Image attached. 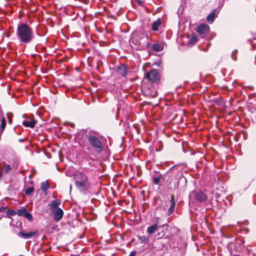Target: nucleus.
I'll use <instances>...</instances> for the list:
<instances>
[{
    "label": "nucleus",
    "mask_w": 256,
    "mask_h": 256,
    "mask_svg": "<svg viewBox=\"0 0 256 256\" xmlns=\"http://www.w3.org/2000/svg\"><path fill=\"white\" fill-rule=\"evenodd\" d=\"M164 49V44H154L152 46V50L156 52H159L162 51Z\"/></svg>",
    "instance_id": "17"
},
{
    "label": "nucleus",
    "mask_w": 256,
    "mask_h": 256,
    "mask_svg": "<svg viewBox=\"0 0 256 256\" xmlns=\"http://www.w3.org/2000/svg\"><path fill=\"white\" fill-rule=\"evenodd\" d=\"M74 179L76 187L81 192L86 191L91 187L88 176L82 172L76 174Z\"/></svg>",
    "instance_id": "2"
},
{
    "label": "nucleus",
    "mask_w": 256,
    "mask_h": 256,
    "mask_svg": "<svg viewBox=\"0 0 256 256\" xmlns=\"http://www.w3.org/2000/svg\"><path fill=\"white\" fill-rule=\"evenodd\" d=\"M116 72L123 76H126L127 74V68L124 64H120Z\"/></svg>",
    "instance_id": "12"
},
{
    "label": "nucleus",
    "mask_w": 256,
    "mask_h": 256,
    "mask_svg": "<svg viewBox=\"0 0 256 256\" xmlns=\"http://www.w3.org/2000/svg\"><path fill=\"white\" fill-rule=\"evenodd\" d=\"M138 238L141 243H146L149 241V238L144 236H138Z\"/></svg>",
    "instance_id": "22"
},
{
    "label": "nucleus",
    "mask_w": 256,
    "mask_h": 256,
    "mask_svg": "<svg viewBox=\"0 0 256 256\" xmlns=\"http://www.w3.org/2000/svg\"><path fill=\"white\" fill-rule=\"evenodd\" d=\"M162 24V20L160 18L154 21L152 24V29L154 31H158L159 27Z\"/></svg>",
    "instance_id": "14"
},
{
    "label": "nucleus",
    "mask_w": 256,
    "mask_h": 256,
    "mask_svg": "<svg viewBox=\"0 0 256 256\" xmlns=\"http://www.w3.org/2000/svg\"><path fill=\"white\" fill-rule=\"evenodd\" d=\"M36 121L34 120H24L22 122V124L26 127H29L30 128H34L36 124Z\"/></svg>",
    "instance_id": "13"
},
{
    "label": "nucleus",
    "mask_w": 256,
    "mask_h": 256,
    "mask_svg": "<svg viewBox=\"0 0 256 256\" xmlns=\"http://www.w3.org/2000/svg\"><path fill=\"white\" fill-rule=\"evenodd\" d=\"M146 76L148 79L153 82H156L160 78L159 73L156 70H152L148 72Z\"/></svg>",
    "instance_id": "8"
},
{
    "label": "nucleus",
    "mask_w": 256,
    "mask_h": 256,
    "mask_svg": "<svg viewBox=\"0 0 256 256\" xmlns=\"http://www.w3.org/2000/svg\"><path fill=\"white\" fill-rule=\"evenodd\" d=\"M129 256H136V252L135 251H134V252H132Z\"/></svg>",
    "instance_id": "30"
},
{
    "label": "nucleus",
    "mask_w": 256,
    "mask_h": 256,
    "mask_svg": "<svg viewBox=\"0 0 256 256\" xmlns=\"http://www.w3.org/2000/svg\"><path fill=\"white\" fill-rule=\"evenodd\" d=\"M186 240V234L177 229V256H184L187 246Z\"/></svg>",
    "instance_id": "3"
},
{
    "label": "nucleus",
    "mask_w": 256,
    "mask_h": 256,
    "mask_svg": "<svg viewBox=\"0 0 256 256\" xmlns=\"http://www.w3.org/2000/svg\"><path fill=\"white\" fill-rule=\"evenodd\" d=\"M49 188V185L46 182H42L41 184V189L44 192H46Z\"/></svg>",
    "instance_id": "23"
},
{
    "label": "nucleus",
    "mask_w": 256,
    "mask_h": 256,
    "mask_svg": "<svg viewBox=\"0 0 256 256\" xmlns=\"http://www.w3.org/2000/svg\"><path fill=\"white\" fill-rule=\"evenodd\" d=\"M198 38L196 34H192L190 38H189V41L188 44L190 45H194L197 42Z\"/></svg>",
    "instance_id": "20"
},
{
    "label": "nucleus",
    "mask_w": 256,
    "mask_h": 256,
    "mask_svg": "<svg viewBox=\"0 0 256 256\" xmlns=\"http://www.w3.org/2000/svg\"><path fill=\"white\" fill-rule=\"evenodd\" d=\"M6 121L4 118L2 117L1 118L0 126V134H2V132H3L5 128H6Z\"/></svg>",
    "instance_id": "21"
},
{
    "label": "nucleus",
    "mask_w": 256,
    "mask_h": 256,
    "mask_svg": "<svg viewBox=\"0 0 256 256\" xmlns=\"http://www.w3.org/2000/svg\"><path fill=\"white\" fill-rule=\"evenodd\" d=\"M6 116L8 120V123L10 124H12V113H8L6 114Z\"/></svg>",
    "instance_id": "25"
},
{
    "label": "nucleus",
    "mask_w": 256,
    "mask_h": 256,
    "mask_svg": "<svg viewBox=\"0 0 256 256\" xmlns=\"http://www.w3.org/2000/svg\"><path fill=\"white\" fill-rule=\"evenodd\" d=\"M11 170V166L9 164H7L6 166V167L4 168V172L6 174H8L10 172V171Z\"/></svg>",
    "instance_id": "27"
},
{
    "label": "nucleus",
    "mask_w": 256,
    "mask_h": 256,
    "mask_svg": "<svg viewBox=\"0 0 256 256\" xmlns=\"http://www.w3.org/2000/svg\"><path fill=\"white\" fill-rule=\"evenodd\" d=\"M192 196L200 202H204L207 199V196L203 192L200 190H194L192 194H190V196Z\"/></svg>",
    "instance_id": "6"
},
{
    "label": "nucleus",
    "mask_w": 256,
    "mask_h": 256,
    "mask_svg": "<svg viewBox=\"0 0 256 256\" xmlns=\"http://www.w3.org/2000/svg\"><path fill=\"white\" fill-rule=\"evenodd\" d=\"M16 36L22 44H28L34 38L32 29L27 24H20L18 26Z\"/></svg>",
    "instance_id": "1"
},
{
    "label": "nucleus",
    "mask_w": 256,
    "mask_h": 256,
    "mask_svg": "<svg viewBox=\"0 0 256 256\" xmlns=\"http://www.w3.org/2000/svg\"><path fill=\"white\" fill-rule=\"evenodd\" d=\"M16 214L19 216H24L30 221L32 220V215L29 213L26 208L18 210L16 212Z\"/></svg>",
    "instance_id": "9"
},
{
    "label": "nucleus",
    "mask_w": 256,
    "mask_h": 256,
    "mask_svg": "<svg viewBox=\"0 0 256 256\" xmlns=\"http://www.w3.org/2000/svg\"><path fill=\"white\" fill-rule=\"evenodd\" d=\"M238 51L237 50H234L232 52V58L233 60H236V57H234V55L236 54L237 53Z\"/></svg>",
    "instance_id": "28"
},
{
    "label": "nucleus",
    "mask_w": 256,
    "mask_h": 256,
    "mask_svg": "<svg viewBox=\"0 0 256 256\" xmlns=\"http://www.w3.org/2000/svg\"><path fill=\"white\" fill-rule=\"evenodd\" d=\"M158 230V226L157 224H154L152 226H151L148 228L146 232L149 234H152L154 233L155 232Z\"/></svg>",
    "instance_id": "18"
},
{
    "label": "nucleus",
    "mask_w": 256,
    "mask_h": 256,
    "mask_svg": "<svg viewBox=\"0 0 256 256\" xmlns=\"http://www.w3.org/2000/svg\"><path fill=\"white\" fill-rule=\"evenodd\" d=\"M52 212L54 216V218L56 222H58L64 216V212L60 208H58L56 210L52 211Z\"/></svg>",
    "instance_id": "10"
},
{
    "label": "nucleus",
    "mask_w": 256,
    "mask_h": 256,
    "mask_svg": "<svg viewBox=\"0 0 256 256\" xmlns=\"http://www.w3.org/2000/svg\"><path fill=\"white\" fill-rule=\"evenodd\" d=\"M209 31L210 27L206 24H201L196 28V32L201 36L202 38L205 36Z\"/></svg>",
    "instance_id": "7"
},
{
    "label": "nucleus",
    "mask_w": 256,
    "mask_h": 256,
    "mask_svg": "<svg viewBox=\"0 0 256 256\" xmlns=\"http://www.w3.org/2000/svg\"><path fill=\"white\" fill-rule=\"evenodd\" d=\"M171 198H172V200H171V206H170V208L168 209V214H172L174 211V207H175V202H174V195H172L171 196Z\"/></svg>",
    "instance_id": "19"
},
{
    "label": "nucleus",
    "mask_w": 256,
    "mask_h": 256,
    "mask_svg": "<svg viewBox=\"0 0 256 256\" xmlns=\"http://www.w3.org/2000/svg\"><path fill=\"white\" fill-rule=\"evenodd\" d=\"M88 140L98 153L102 152L103 150L102 144L98 137L94 135H90L88 138Z\"/></svg>",
    "instance_id": "5"
},
{
    "label": "nucleus",
    "mask_w": 256,
    "mask_h": 256,
    "mask_svg": "<svg viewBox=\"0 0 256 256\" xmlns=\"http://www.w3.org/2000/svg\"><path fill=\"white\" fill-rule=\"evenodd\" d=\"M131 40L136 46L143 48L148 43V38L145 33L134 34L132 36Z\"/></svg>",
    "instance_id": "4"
},
{
    "label": "nucleus",
    "mask_w": 256,
    "mask_h": 256,
    "mask_svg": "<svg viewBox=\"0 0 256 256\" xmlns=\"http://www.w3.org/2000/svg\"><path fill=\"white\" fill-rule=\"evenodd\" d=\"M217 12V10L214 9L212 12H211L210 14H209L206 18L207 21L210 23L212 24L213 22L214 18H216V13Z\"/></svg>",
    "instance_id": "16"
},
{
    "label": "nucleus",
    "mask_w": 256,
    "mask_h": 256,
    "mask_svg": "<svg viewBox=\"0 0 256 256\" xmlns=\"http://www.w3.org/2000/svg\"><path fill=\"white\" fill-rule=\"evenodd\" d=\"M60 202L58 200H53L50 204L51 212L58 209V206L60 204Z\"/></svg>",
    "instance_id": "15"
},
{
    "label": "nucleus",
    "mask_w": 256,
    "mask_h": 256,
    "mask_svg": "<svg viewBox=\"0 0 256 256\" xmlns=\"http://www.w3.org/2000/svg\"><path fill=\"white\" fill-rule=\"evenodd\" d=\"M16 214V212L15 210H8L7 211V215L8 216H12Z\"/></svg>",
    "instance_id": "26"
},
{
    "label": "nucleus",
    "mask_w": 256,
    "mask_h": 256,
    "mask_svg": "<svg viewBox=\"0 0 256 256\" xmlns=\"http://www.w3.org/2000/svg\"><path fill=\"white\" fill-rule=\"evenodd\" d=\"M160 178H154V182L156 184H158L160 182Z\"/></svg>",
    "instance_id": "29"
},
{
    "label": "nucleus",
    "mask_w": 256,
    "mask_h": 256,
    "mask_svg": "<svg viewBox=\"0 0 256 256\" xmlns=\"http://www.w3.org/2000/svg\"><path fill=\"white\" fill-rule=\"evenodd\" d=\"M37 232H24L21 231L18 234V236L20 237H22L24 239H28L32 238L36 234Z\"/></svg>",
    "instance_id": "11"
},
{
    "label": "nucleus",
    "mask_w": 256,
    "mask_h": 256,
    "mask_svg": "<svg viewBox=\"0 0 256 256\" xmlns=\"http://www.w3.org/2000/svg\"><path fill=\"white\" fill-rule=\"evenodd\" d=\"M34 191V188L33 186L28 187L25 190V193L26 195H30Z\"/></svg>",
    "instance_id": "24"
}]
</instances>
